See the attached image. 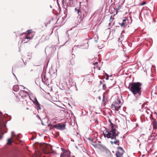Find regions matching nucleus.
<instances>
[{
	"mask_svg": "<svg viewBox=\"0 0 157 157\" xmlns=\"http://www.w3.org/2000/svg\"><path fill=\"white\" fill-rule=\"evenodd\" d=\"M141 86L142 84L139 82L130 83L129 84V87L130 90L133 93L135 97V100L136 101L140 100L144 102L143 100L141 99V97L145 98V97L142 96L141 94Z\"/></svg>",
	"mask_w": 157,
	"mask_h": 157,
	"instance_id": "f257e3e1",
	"label": "nucleus"
},
{
	"mask_svg": "<svg viewBox=\"0 0 157 157\" xmlns=\"http://www.w3.org/2000/svg\"><path fill=\"white\" fill-rule=\"evenodd\" d=\"M120 132L118 131L115 132L114 130L112 131H106L105 132H103V134L105 137L108 138H110L112 140L110 142L112 145L113 144L119 145V140L118 139V135Z\"/></svg>",
	"mask_w": 157,
	"mask_h": 157,
	"instance_id": "f03ea898",
	"label": "nucleus"
},
{
	"mask_svg": "<svg viewBox=\"0 0 157 157\" xmlns=\"http://www.w3.org/2000/svg\"><path fill=\"white\" fill-rule=\"evenodd\" d=\"M75 12L78 13V16H80V18L81 20L86 16V12L82 10L81 9L75 8Z\"/></svg>",
	"mask_w": 157,
	"mask_h": 157,
	"instance_id": "7ed1b4c3",
	"label": "nucleus"
},
{
	"mask_svg": "<svg viewBox=\"0 0 157 157\" xmlns=\"http://www.w3.org/2000/svg\"><path fill=\"white\" fill-rule=\"evenodd\" d=\"M121 101L120 100H117L114 101L111 105V108L114 109L115 110L118 111L121 108Z\"/></svg>",
	"mask_w": 157,
	"mask_h": 157,
	"instance_id": "20e7f679",
	"label": "nucleus"
},
{
	"mask_svg": "<svg viewBox=\"0 0 157 157\" xmlns=\"http://www.w3.org/2000/svg\"><path fill=\"white\" fill-rule=\"evenodd\" d=\"M117 151L116 152V155L117 157H123V155L124 151L123 148L121 147H117Z\"/></svg>",
	"mask_w": 157,
	"mask_h": 157,
	"instance_id": "39448f33",
	"label": "nucleus"
},
{
	"mask_svg": "<svg viewBox=\"0 0 157 157\" xmlns=\"http://www.w3.org/2000/svg\"><path fill=\"white\" fill-rule=\"evenodd\" d=\"M66 125L65 123H60L53 125L52 127L58 130L62 131L65 129Z\"/></svg>",
	"mask_w": 157,
	"mask_h": 157,
	"instance_id": "423d86ee",
	"label": "nucleus"
},
{
	"mask_svg": "<svg viewBox=\"0 0 157 157\" xmlns=\"http://www.w3.org/2000/svg\"><path fill=\"white\" fill-rule=\"evenodd\" d=\"M19 94L23 98L26 97H28L29 98L31 99L30 98L29 96L28 93L25 90H21L19 92Z\"/></svg>",
	"mask_w": 157,
	"mask_h": 157,
	"instance_id": "0eeeda50",
	"label": "nucleus"
},
{
	"mask_svg": "<svg viewBox=\"0 0 157 157\" xmlns=\"http://www.w3.org/2000/svg\"><path fill=\"white\" fill-rule=\"evenodd\" d=\"M33 99L34 100L33 101V102L35 104L36 107L37 108L38 111H39V110L41 109L40 105V104L36 97L34 98Z\"/></svg>",
	"mask_w": 157,
	"mask_h": 157,
	"instance_id": "6e6552de",
	"label": "nucleus"
},
{
	"mask_svg": "<svg viewBox=\"0 0 157 157\" xmlns=\"http://www.w3.org/2000/svg\"><path fill=\"white\" fill-rule=\"evenodd\" d=\"M70 155V151L66 150L61 154L60 157H71Z\"/></svg>",
	"mask_w": 157,
	"mask_h": 157,
	"instance_id": "1a4fd4ad",
	"label": "nucleus"
},
{
	"mask_svg": "<svg viewBox=\"0 0 157 157\" xmlns=\"http://www.w3.org/2000/svg\"><path fill=\"white\" fill-rule=\"evenodd\" d=\"M109 121L110 123V127L111 128V129L109 131H112L114 130L115 132L117 131L116 129V127L117 126V125H114L111 122L110 119H109Z\"/></svg>",
	"mask_w": 157,
	"mask_h": 157,
	"instance_id": "9d476101",
	"label": "nucleus"
},
{
	"mask_svg": "<svg viewBox=\"0 0 157 157\" xmlns=\"http://www.w3.org/2000/svg\"><path fill=\"white\" fill-rule=\"evenodd\" d=\"M119 24L121 27H124L125 25H128L127 22V18L124 17L123 20L122 22L121 23L120 22Z\"/></svg>",
	"mask_w": 157,
	"mask_h": 157,
	"instance_id": "9b49d317",
	"label": "nucleus"
},
{
	"mask_svg": "<svg viewBox=\"0 0 157 157\" xmlns=\"http://www.w3.org/2000/svg\"><path fill=\"white\" fill-rule=\"evenodd\" d=\"M42 82L46 85L48 82V79L44 74H43L42 75Z\"/></svg>",
	"mask_w": 157,
	"mask_h": 157,
	"instance_id": "f8f14e48",
	"label": "nucleus"
},
{
	"mask_svg": "<svg viewBox=\"0 0 157 157\" xmlns=\"http://www.w3.org/2000/svg\"><path fill=\"white\" fill-rule=\"evenodd\" d=\"M57 71V70H55V71L54 70L52 69L51 68L49 70V72L51 75H56V72Z\"/></svg>",
	"mask_w": 157,
	"mask_h": 157,
	"instance_id": "ddd939ff",
	"label": "nucleus"
},
{
	"mask_svg": "<svg viewBox=\"0 0 157 157\" xmlns=\"http://www.w3.org/2000/svg\"><path fill=\"white\" fill-rule=\"evenodd\" d=\"M153 128L154 129L157 128V121L156 119L154 120L153 121Z\"/></svg>",
	"mask_w": 157,
	"mask_h": 157,
	"instance_id": "4468645a",
	"label": "nucleus"
},
{
	"mask_svg": "<svg viewBox=\"0 0 157 157\" xmlns=\"http://www.w3.org/2000/svg\"><path fill=\"white\" fill-rule=\"evenodd\" d=\"M19 87L18 85H15L13 87V90L15 92H17L19 90Z\"/></svg>",
	"mask_w": 157,
	"mask_h": 157,
	"instance_id": "2eb2a0df",
	"label": "nucleus"
},
{
	"mask_svg": "<svg viewBox=\"0 0 157 157\" xmlns=\"http://www.w3.org/2000/svg\"><path fill=\"white\" fill-rule=\"evenodd\" d=\"M127 22H128V24H131L132 22V18L131 17H127Z\"/></svg>",
	"mask_w": 157,
	"mask_h": 157,
	"instance_id": "dca6fc26",
	"label": "nucleus"
},
{
	"mask_svg": "<svg viewBox=\"0 0 157 157\" xmlns=\"http://www.w3.org/2000/svg\"><path fill=\"white\" fill-rule=\"evenodd\" d=\"M146 112L147 113L149 114H150V117L152 116V113L149 109H147L146 110Z\"/></svg>",
	"mask_w": 157,
	"mask_h": 157,
	"instance_id": "f3484780",
	"label": "nucleus"
},
{
	"mask_svg": "<svg viewBox=\"0 0 157 157\" xmlns=\"http://www.w3.org/2000/svg\"><path fill=\"white\" fill-rule=\"evenodd\" d=\"M12 137L11 136L10 138H9V139H8V140H7L8 142H7V143H8V144H11V143L12 142Z\"/></svg>",
	"mask_w": 157,
	"mask_h": 157,
	"instance_id": "a211bd4d",
	"label": "nucleus"
},
{
	"mask_svg": "<svg viewBox=\"0 0 157 157\" xmlns=\"http://www.w3.org/2000/svg\"><path fill=\"white\" fill-rule=\"evenodd\" d=\"M12 136H14L15 137H16V138H17L18 137V135H16L15 134H14V132L13 131H12L11 132V136L12 137Z\"/></svg>",
	"mask_w": 157,
	"mask_h": 157,
	"instance_id": "6ab92c4d",
	"label": "nucleus"
},
{
	"mask_svg": "<svg viewBox=\"0 0 157 157\" xmlns=\"http://www.w3.org/2000/svg\"><path fill=\"white\" fill-rule=\"evenodd\" d=\"M69 3L70 5L72 6L73 4V0H69Z\"/></svg>",
	"mask_w": 157,
	"mask_h": 157,
	"instance_id": "aec40b11",
	"label": "nucleus"
},
{
	"mask_svg": "<svg viewBox=\"0 0 157 157\" xmlns=\"http://www.w3.org/2000/svg\"><path fill=\"white\" fill-rule=\"evenodd\" d=\"M60 88L61 90H66V89L65 88V87L61 85H60Z\"/></svg>",
	"mask_w": 157,
	"mask_h": 157,
	"instance_id": "412c9836",
	"label": "nucleus"
},
{
	"mask_svg": "<svg viewBox=\"0 0 157 157\" xmlns=\"http://www.w3.org/2000/svg\"><path fill=\"white\" fill-rule=\"evenodd\" d=\"M146 2H143L142 3H140L139 4V5L140 6H143L144 5H145L146 4Z\"/></svg>",
	"mask_w": 157,
	"mask_h": 157,
	"instance_id": "4be33fe9",
	"label": "nucleus"
},
{
	"mask_svg": "<svg viewBox=\"0 0 157 157\" xmlns=\"http://www.w3.org/2000/svg\"><path fill=\"white\" fill-rule=\"evenodd\" d=\"M32 38V37H29L28 36V34H27L25 37V39H31Z\"/></svg>",
	"mask_w": 157,
	"mask_h": 157,
	"instance_id": "5701e85b",
	"label": "nucleus"
},
{
	"mask_svg": "<svg viewBox=\"0 0 157 157\" xmlns=\"http://www.w3.org/2000/svg\"><path fill=\"white\" fill-rule=\"evenodd\" d=\"M51 22V21H49L47 22L45 24V26L47 27L48 24H50Z\"/></svg>",
	"mask_w": 157,
	"mask_h": 157,
	"instance_id": "b1692460",
	"label": "nucleus"
},
{
	"mask_svg": "<svg viewBox=\"0 0 157 157\" xmlns=\"http://www.w3.org/2000/svg\"><path fill=\"white\" fill-rule=\"evenodd\" d=\"M103 90H105L106 89V86L105 84H103Z\"/></svg>",
	"mask_w": 157,
	"mask_h": 157,
	"instance_id": "393cba45",
	"label": "nucleus"
},
{
	"mask_svg": "<svg viewBox=\"0 0 157 157\" xmlns=\"http://www.w3.org/2000/svg\"><path fill=\"white\" fill-rule=\"evenodd\" d=\"M108 152L109 154V157H113V155L111 154V153L109 151H108Z\"/></svg>",
	"mask_w": 157,
	"mask_h": 157,
	"instance_id": "a878e982",
	"label": "nucleus"
},
{
	"mask_svg": "<svg viewBox=\"0 0 157 157\" xmlns=\"http://www.w3.org/2000/svg\"><path fill=\"white\" fill-rule=\"evenodd\" d=\"M105 97L104 96H103V99H102V101H103V102L104 103H105Z\"/></svg>",
	"mask_w": 157,
	"mask_h": 157,
	"instance_id": "bb28decb",
	"label": "nucleus"
},
{
	"mask_svg": "<svg viewBox=\"0 0 157 157\" xmlns=\"http://www.w3.org/2000/svg\"><path fill=\"white\" fill-rule=\"evenodd\" d=\"M81 46H79V45H75L74 46V48H75V47H77L78 48H80V47Z\"/></svg>",
	"mask_w": 157,
	"mask_h": 157,
	"instance_id": "cd10ccee",
	"label": "nucleus"
},
{
	"mask_svg": "<svg viewBox=\"0 0 157 157\" xmlns=\"http://www.w3.org/2000/svg\"><path fill=\"white\" fill-rule=\"evenodd\" d=\"M27 32H28V34H30L32 32V30H29L27 31Z\"/></svg>",
	"mask_w": 157,
	"mask_h": 157,
	"instance_id": "c85d7f7f",
	"label": "nucleus"
},
{
	"mask_svg": "<svg viewBox=\"0 0 157 157\" xmlns=\"http://www.w3.org/2000/svg\"><path fill=\"white\" fill-rule=\"evenodd\" d=\"M106 75L107 76L106 78V79L108 80L109 79V75L107 74H106Z\"/></svg>",
	"mask_w": 157,
	"mask_h": 157,
	"instance_id": "c756f323",
	"label": "nucleus"
},
{
	"mask_svg": "<svg viewBox=\"0 0 157 157\" xmlns=\"http://www.w3.org/2000/svg\"><path fill=\"white\" fill-rule=\"evenodd\" d=\"M98 62H96L95 63H93V64L94 65H96L98 64Z\"/></svg>",
	"mask_w": 157,
	"mask_h": 157,
	"instance_id": "7c9ffc66",
	"label": "nucleus"
},
{
	"mask_svg": "<svg viewBox=\"0 0 157 157\" xmlns=\"http://www.w3.org/2000/svg\"><path fill=\"white\" fill-rule=\"evenodd\" d=\"M72 57L73 58H75V56L74 54H72Z\"/></svg>",
	"mask_w": 157,
	"mask_h": 157,
	"instance_id": "2f4dec72",
	"label": "nucleus"
},
{
	"mask_svg": "<svg viewBox=\"0 0 157 157\" xmlns=\"http://www.w3.org/2000/svg\"><path fill=\"white\" fill-rule=\"evenodd\" d=\"M128 45L130 47H131L132 46V44L131 43H128Z\"/></svg>",
	"mask_w": 157,
	"mask_h": 157,
	"instance_id": "473e14b6",
	"label": "nucleus"
},
{
	"mask_svg": "<svg viewBox=\"0 0 157 157\" xmlns=\"http://www.w3.org/2000/svg\"><path fill=\"white\" fill-rule=\"evenodd\" d=\"M87 38H86V40H87L89 39V37L88 36V35H87Z\"/></svg>",
	"mask_w": 157,
	"mask_h": 157,
	"instance_id": "72a5a7b5",
	"label": "nucleus"
},
{
	"mask_svg": "<svg viewBox=\"0 0 157 157\" xmlns=\"http://www.w3.org/2000/svg\"><path fill=\"white\" fill-rule=\"evenodd\" d=\"M88 139L89 140H90V141H92V140L90 138V137H89L88 138Z\"/></svg>",
	"mask_w": 157,
	"mask_h": 157,
	"instance_id": "f704fd0d",
	"label": "nucleus"
},
{
	"mask_svg": "<svg viewBox=\"0 0 157 157\" xmlns=\"http://www.w3.org/2000/svg\"><path fill=\"white\" fill-rule=\"evenodd\" d=\"M148 13H149V12H146V14L147 15H148Z\"/></svg>",
	"mask_w": 157,
	"mask_h": 157,
	"instance_id": "c9c22d12",
	"label": "nucleus"
},
{
	"mask_svg": "<svg viewBox=\"0 0 157 157\" xmlns=\"http://www.w3.org/2000/svg\"><path fill=\"white\" fill-rule=\"evenodd\" d=\"M112 19H113V18H112V16H111L110 17V20H111ZM112 20H113V19H112Z\"/></svg>",
	"mask_w": 157,
	"mask_h": 157,
	"instance_id": "e433bc0d",
	"label": "nucleus"
},
{
	"mask_svg": "<svg viewBox=\"0 0 157 157\" xmlns=\"http://www.w3.org/2000/svg\"><path fill=\"white\" fill-rule=\"evenodd\" d=\"M25 41V39H23L22 40V42H23V41Z\"/></svg>",
	"mask_w": 157,
	"mask_h": 157,
	"instance_id": "4c0bfd02",
	"label": "nucleus"
},
{
	"mask_svg": "<svg viewBox=\"0 0 157 157\" xmlns=\"http://www.w3.org/2000/svg\"><path fill=\"white\" fill-rule=\"evenodd\" d=\"M137 141L138 142H140V140H139L138 139Z\"/></svg>",
	"mask_w": 157,
	"mask_h": 157,
	"instance_id": "58836bf2",
	"label": "nucleus"
},
{
	"mask_svg": "<svg viewBox=\"0 0 157 157\" xmlns=\"http://www.w3.org/2000/svg\"><path fill=\"white\" fill-rule=\"evenodd\" d=\"M23 87H24V89H27L26 88H25V87L23 86Z\"/></svg>",
	"mask_w": 157,
	"mask_h": 157,
	"instance_id": "ea45409f",
	"label": "nucleus"
},
{
	"mask_svg": "<svg viewBox=\"0 0 157 157\" xmlns=\"http://www.w3.org/2000/svg\"><path fill=\"white\" fill-rule=\"evenodd\" d=\"M99 98L100 100L101 99V97L100 96L99 97Z\"/></svg>",
	"mask_w": 157,
	"mask_h": 157,
	"instance_id": "a19ab883",
	"label": "nucleus"
},
{
	"mask_svg": "<svg viewBox=\"0 0 157 157\" xmlns=\"http://www.w3.org/2000/svg\"><path fill=\"white\" fill-rule=\"evenodd\" d=\"M100 83H101H101H102V82H101V81H100Z\"/></svg>",
	"mask_w": 157,
	"mask_h": 157,
	"instance_id": "79ce46f5",
	"label": "nucleus"
},
{
	"mask_svg": "<svg viewBox=\"0 0 157 157\" xmlns=\"http://www.w3.org/2000/svg\"><path fill=\"white\" fill-rule=\"evenodd\" d=\"M110 24H111V23H109V25H110Z\"/></svg>",
	"mask_w": 157,
	"mask_h": 157,
	"instance_id": "37998d69",
	"label": "nucleus"
},
{
	"mask_svg": "<svg viewBox=\"0 0 157 157\" xmlns=\"http://www.w3.org/2000/svg\"><path fill=\"white\" fill-rule=\"evenodd\" d=\"M13 75H14V76H15V75H14V74H13Z\"/></svg>",
	"mask_w": 157,
	"mask_h": 157,
	"instance_id": "c03bdc74",
	"label": "nucleus"
},
{
	"mask_svg": "<svg viewBox=\"0 0 157 157\" xmlns=\"http://www.w3.org/2000/svg\"><path fill=\"white\" fill-rule=\"evenodd\" d=\"M88 45H87V48H88Z\"/></svg>",
	"mask_w": 157,
	"mask_h": 157,
	"instance_id": "a18cd8bd",
	"label": "nucleus"
},
{
	"mask_svg": "<svg viewBox=\"0 0 157 157\" xmlns=\"http://www.w3.org/2000/svg\"><path fill=\"white\" fill-rule=\"evenodd\" d=\"M27 41L26 42H25V43H27Z\"/></svg>",
	"mask_w": 157,
	"mask_h": 157,
	"instance_id": "49530a36",
	"label": "nucleus"
},
{
	"mask_svg": "<svg viewBox=\"0 0 157 157\" xmlns=\"http://www.w3.org/2000/svg\"><path fill=\"white\" fill-rule=\"evenodd\" d=\"M144 103L142 105H143L144 104Z\"/></svg>",
	"mask_w": 157,
	"mask_h": 157,
	"instance_id": "de8ad7c7",
	"label": "nucleus"
},
{
	"mask_svg": "<svg viewBox=\"0 0 157 157\" xmlns=\"http://www.w3.org/2000/svg\"><path fill=\"white\" fill-rule=\"evenodd\" d=\"M140 145H141V144H140V145H139V146H140Z\"/></svg>",
	"mask_w": 157,
	"mask_h": 157,
	"instance_id": "09e8293b",
	"label": "nucleus"
},
{
	"mask_svg": "<svg viewBox=\"0 0 157 157\" xmlns=\"http://www.w3.org/2000/svg\"><path fill=\"white\" fill-rule=\"evenodd\" d=\"M29 54H28V56H29Z\"/></svg>",
	"mask_w": 157,
	"mask_h": 157,
	"instance_id": "8fccbe9b",
	"label": "nucleus"
},
{
	"mask_svg": "<svg viewBox=\"0 0 157 157\" xmlns=\"http://www.w3.org/2000/svg\"><path fill=\"white\" fill-rule=\"evenodd\" d=\"M29 54H28V56H29Z\"/></svg>",
	"mask_w": 157,
	"mask_h": 157,
	"instance_id": "3c124183",
	"label": "nucleus"
}]
</instances>
